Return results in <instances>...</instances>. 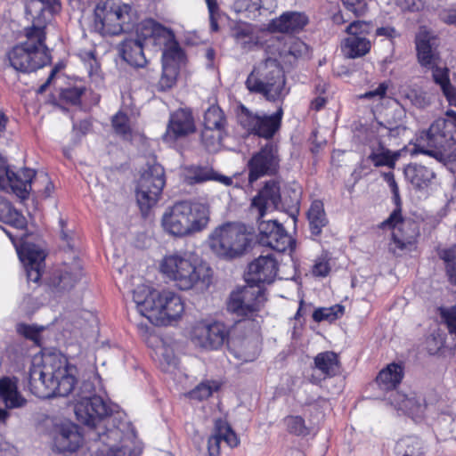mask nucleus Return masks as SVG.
<instances>
[{"mask_svg":"<svg viewBox=\"0 0 456 456\" xmlns=\"http://www.w3.org/2000/svg\"><path fill=\"white\" fill-rule=\"evenodd\" d=\"M77 367L61 356L44 355L41 364H33L29 369L28 388L43 399L71 395L77 420L94 428L90 437L102 444L95 456H127L129 450L124 444L127 423L120 420L119 413L113 415L116 406L96 395L91 381H83L77 387Z\"/></svg>","mask_w":456,"mask_h":456,"instance_id":"obj_1","label":"nucleus"},{"mask_svg":"<svg viewBox=\"0 0 456 456\" xmlns=\"http://www.w3.org/2000/svg\"><path fill=\"white\" fill-rule=\"evenodd\" d=\"M281 206V189L275 181L267 182L252 200L251 208L258 212V241L278 252H284L293 246L291 237L275 220H263L265 215Z\"/></svg>","mask_w":456,"mask_h":456,"instance_id":"obj_2","label":"nucleus"},{"mask_svg":"<svg viewBox=\"0 0 456 456\" xmlns=\"http://www.w3.org/2000/svg\"><path fill=\"white\" fill-rule=\"evenodd\" d=\"M159 270L181 290H203L211 283V268L188 251L167 254L159 263Z\"/></svg>","mask_w":456,"mask_h":456,"instance_id":"obj_3","label":"nucleus"},{"mask_svg":"<svg viewBox=\"0 0 456 456\" xmlns=\"http://www.w3.org/2000/svg\"><path fill=\"white\" fill-rule=\"evenodd\" d=\"M449 118L435 120L428 131L422 132L415 151L436 159H444L445 165L456 172V112L447 110Z\"/></svg>","mask_w":456,"mask_h":456,"instance_id":"obj_4","label":"nucleus"},{"mask_svg":"<svg viewBox=\"0 0 456 456\" xmlns=\"http://www.w3.org/2000/svg\"><path fill=\"white\" fill-rule=\"evenodd\" d=\"M137 312L151 322L155 319L163 324L181 317L184 305L181 297L171 290L158 291L142 284L133 290Z\"/></svg>","mask_w":456,"mask_h":456,"instance_id":"obj_5","label":"nucleus"},{"mask_svg":"<svg viewBox=\"0 0 456 456\" xmlns=\"http://www.w3.org/2000/svg\"><path fill=\"white\" fill-rule=\"evenodd\" d=\"M209 223L207 205L182 200L168 208L162 216L161 224L168 234L183 238L202 232Z\"/></svg>","mask_w":456,"mask_h":456,"instance_id":"obj_6","label":"nucleus"},{"mask_svg":"<svg viewBox=\"0 0 456 456\" xmlns=\"http://www.w3.org/2000/svg\"><path fill=\"white\" fill-rule=\"evenodd\" d=\"M43 21L37 20L25 30L26 41L14 46L8 53L11 66L21 72H31L50 61L49 50L45 45V31Z\"/></svg>","mask_w":456,"mask_h":456,"instance_id":"obj_7","label":"nucleus"},{"mask_svg":"<svg viewBox=\"0 0 456 456\" xmlns=\"http://www.w3.org/2000/svg\"><path fill=\"white\" fill-rule=\"evenodd\" d=\"M283 69L277 60L267 58L256 65L245 82L247 89L269 102H282L289 93Z\"/></svg>","mask_w":456,"mask_h":456,"instance_id":"obj_8","label":"nucleus"},{"mask_svg":"<svg viewBox=\"0 0 456 456\" xmlns=\"http://www.w3.org/2000/svg\"><path fill=\"white\" fill-rule=\"evenodd\" d=\"M208 244L217 257L232 260L244 254L249 244V239L243 225L226 223L210 232Z\"/></svg>","mask_w":456,"mask_h":456,"instance_id":"obj_9","label":"nucleus"},{"mask_svg":"<svg viewBox=\"0 0 456 456\" xmlns=\"http://www.w3.org/2000/svg\"><path fill=\"white\" fill-rule=\"evenodd\" d=\"M135 12L128 4L106 2L94 10V29L102 36L131 30L136 23Z\"/></svg>","mask_w":456,"mask_h":456,"instance_id":"obj_10","label":"nucleus"},{"mask_svg":"<svg viewBox=\"0 0 456 456\" xmlns=\"http://www.w3.org/2000/svg\"><path fill=\"white\" fill-rule=\"evenodd\" d=\"M266 302L262 285L248 284L233 290L227 302V310L240 321L254 320Z\"/></svg>","mask_w":456,"mask_h":456,"instance_id":"obj_11","label":"nucleus"},{"mask_svg":"<svg viewBox=\"0 0 456 456\" xmlns=\"http://www.w3.org/2000/svg\"><path fill=\"white\" fill-rule=\"evenodd\" d=\"M166 184L165 170L159 163H148L138 180L135 195L142 212L154 206Z\"/></svg>","mask_w":456,"mask_h":456,"instance_id":"obj_12","label":"nucleus"},{"mask_svg":"<svg viewBox=\"0 0 456 456\" xmlns=\"http://www.w3.org/2000/svg\"><path fill=\"white\" fill-rule=\"evenodd\" d=\"M283 110L281 106L271 114L253 113L244 105H240L237 110V119L240 125L249 134L265 139H272L279 131Z\"/></svg>","mask_w":456,"mask_h":456,"instance_id":"obj_13","label":"nucleus"},{"mask_svg":"<svg viewBox=\"0 0 456 456\" xmlns=\"http://www.w3.org/2000/svg\"><path fill=\"white\" fill-rule=\"evenodd\" d=\"M141 36L152 37L154 45L163 46L162 65H175L178 68L183 53L171 29L150 19L142 21Z\"/></svg>","mask_w":456,"mask_h":456,"instance_id":"obj_14","label":"nucleus"},{"mask_svg":"<svg viewBox=\"0 0 456 456\" xmlns=\"http://www.w3.org/2000/svg\"><path fill=\"white\" fill-rule=\"evenodd\" d=\"M10 238L16 248L20 262L23 264L28 281L37 282L42 275V270L45 266V253L38 246L29 243L26 240L24 233L13 235L9 231L3 229Z\"/></svg>","mask_w":456,"mask_h":456,"instance_id":"obj_15","label":"nucleus"},{"mask_svg":"<svg viewBox=\"0 0 456 456\" xmlns=\"http://www.w3.org/2000/svg\"><path fill=\"white\" fill-rule=\"evenodd\" d=\"M229 330L220 322L200 321L191 329V342L205 350H218L228 340Z\"/></svg>","mask_w":456,"mask_h":456,"instance_id":"obj_16","label":"nucleus"},{"mask_svg":"<svg viewBox=\"0 0 456 456\" xmlns=\"http://www.w3.org/2000/svg\"><path fill=\"white\" fill-rule=\"evenodd\" d=\"M371 28L370 23L356 20L350 23L346 32L347 37L341 42V51L345 57L356 59L366 55L371 47L370 41L367 38Z\"/></svg>","mask_w":456,"mask_h":456,"instance_id":"obj_17","label":"nucleus"},{"mask_svg":"<svg viewBox=\"0 0 456 456\" xmlns=\"http://www.w3.org/2000/svg\"><path fill=\"white\" fill-rule=\"evenodd\" d=\"M35 175V171L30 168H23L18 172L12 171L5 159L0 155V190L12 191L22 200L27 199Z\"/></svg>","mask_w":456,"mask_h":456,"instance_id":"obj_18","label":"nucleus"},{"mask_svg":"<svg viewBox=\"0 0 456 456\" xmlns=\"http://www.w3.org/2000/svg\"><path fill=\"white\" fill-rule=\"evenodd\" d=\"M280 163L278 146L268 142L248 162V182L253 183L260 177L276 173Z\"/></svg>","mask_w":456,"mask_h":456,"instance_id":"obj_19","label":"nucleus"},{"mask_svg":"<svg viewBox=\"0 0 456 456\" xmlns=\"http://www.w3.org/2000/svg\"><path fill=\"white\" fill-rule=\"evenodd\" d=\"M278 263L272 255L260 256L248 265L246 282L248 284H270L274 281Z\"/></svg>","mask_w":456,"mask_h":456,"instance_id":"obj_20","label":"nucleus"},{"mask_svg":"<svg viewBox=\"0 0 456 456\" xmlns=\"http://www.w3.org/2000/svg\"><path fill=\"white\" fill-rule=\"evenodd\" d=\"M194 131L195 124L191 112L180 109L171 114L163 140L167 142H173L177 138L187 135Z\"/></svg>","mask_w":456,"mask_h":456,"instance_id":"obj_21","label":"nucleus"},{"mask_svg":"<svg viewBox=\"0 0 456 456\" xmlns=\"http://www.w3.org/2000/svg\"><path fill=\"white\" fill-rule=\"evenodd\" d=\"M142 22L140 23L136 31V38L125 39L120 45V53L124 61L134 67H143L147 61L143 53V45L147 41H152V37L144 38L141 36Z\"/></svg>","mask_w":456,"mask_h":456,"instance_id":"obj_22","label":"nucleus"},{"mask_svg":"<svg viewBox=\"0 0 456 456\" xmlns=\"http://www.w3.org/2000/svg\"><path fill=\"white\" fill-rule=\"evenodd\" d=\"M221 441L226 443L231 448L237 447L240 444L239 437L228 422L219 418L215 420L214 433L208 441L209 456H219Z\"/></svg>","mask_w":456,"mask_h":456,"instance_id":"obj_23","label":"nucleus"},{"mask_svg":"<svg viewBox=\"0 0 456 456\" xmlns=\"http://www.w3.org/2000/svg\"><path fill=\"white\" fill-rule=\"evenodd\" d=\"M83 437L78 427L72 423L57 428L53 436V448L59 452H73L81 445Z\"/></svg>","mask_w":456,"mask_h":456,"instance_id":"obj_24","label":"nucleus"},{"mask_svg":"<svg viewBox=\"0 0 456 456\" xmlns=\"http://www.w3.org/2000/svg\"><path fill=\"white\" fill-rule=\"evenodd\" d=\"M418 61L420 66L429 69L441 61L439 52L436 45V38L429 33H419L416 37Z\"/></svg>","mask_w":456,"mask_h":456,"instance_id":"obj_25","label":"nucleus"},{"mask_svg":"<svg viewBox=\"0 0 456 456\" xmlns=\"http://www.w3.org/2000/svg\"><path fill=\"white\" fill-rule=\"evenodd\" d=\"M0 400L6 409L22 408L27 404V399L19 391L17 378L0 379Z\"/></svg>","mask_w":456,"mask_h":456,"instance_id":"obj_26","label":"nucleus"},{"mask_svg":"<svg viewBox=\"0 0 456 456\" xmlns=\"http://www.w3.org/2000/svg\"><path fill=\"white\" fill-rule=\"evenodd\" d=\"M82 276V265L78 260H74L70 265H64L53 274L52 283L59 290H68L72 289Z\"/></svg>","mask_w":456,"mask_h":456,"instance_id":"obj_27","label":"nucleus"},{"mask_svg":"<svg viewBox=\"0 0 456 456\" xmlns=\"http://www.w3.org/2000/svg\"><path fill=\"white\" fill-rule=\"evenodd\" d=\"M308 22L307 17L297 12H287L273 20L269 29L273 32L290 33L301 30Z\"/></svg>","mask_w":456,"mask_h":456,"instance_id":"obj_28","label":"nucleus"},{"mask_svg":"<svg viewBox=\"0 0 456 456\" xmlns=\"http://www.w3.org/2000/svg\"><path fill=\"white\" fill-rule=\"evenodd\" d=\"M61 7L60 0H30L26 4V14L31 20V25L36 24L37 20L43 21L42 30L45 31L47 23L45 12L53 14L58 12Z\"/></svg>","mask_w":456,"mask_h":456,"instance_id":"obj_29","label":"nucleus"},{"mask_svg":"<svg viewBox=\"0 0 456 456\" xmlns=\"http://www.w3.org/2000/svg\"><path fill=\"white\" fill-rule=\"evenodd\" d=\"M428 70H431L433 82L440 87L449 104L456 107V86L451 82L449 68L439 63Z\"/></svg>","mask_w":456,"mask_h":456,"instance_id":"obj_30","label":"nucleus"},{"mask_svg":"<svg viewBox=\"0 0 456 456\" xmlns=\"http://www.w3.org/2000/svg\"><path fill=\"white\" fill-rule=\"evenodd\" d=\"M404 175L416 189L427 188L435 178L432 169L417 163H411L404 168Z\"/></svg>","mask_w":456,"mask_h":456,"instance_id":"obj_31","label":"nucleus"},{"mask_svg":"<svg viewBox=\"0 0 456 456\" xmlns=\"http://www.w3.org/2000/svg\"><path fill=\"white\" fill-rule=\"evenodd\" d=\"M370 149V152L368 159L377 167H387L394 168L401 155L400 151H391L380 142L372 143Z\"/></svg>","mask_w":456,"mask_h":456,"instance_id":"obj_32","label":"nucleus"},{"mask_svg":"<svg viewBox=\"0 0 456 456\" xmlns=\"http://www.w3.org/2000/svg\"><path fill=\"white\" fill-rule=\"evenodd\" d=\"M188 184L201 183L207 181H217L224 185H230L232 183L231 177L218 175L212 168L208 167H191L188 169L186 175Z\"/></svg>","mask_w":456,"mask_h":456,"instance_id":"obj_33","label":"nucleus"},{"mask_svg":"<svg viewBox=\"0 0 456 456\" xmlns=\"http://www.w3.org/2000/svg\"><path fill=\"white\" fill-rule=\"evenodd\" d=\"M403 377V367L396 363H391L379 371L377 383L382 390L390 391L395 389Z\"/></svg>","mask_w":456,"mask_h":456,"instance_id":"obj_34","label":"nucleus"},{"mask_svg":"<svg viewBox=\"0 0 456 456\" xmlns=\"http://www.w3.org/2000/svg\"><path fill=\"white\" fill-rule=\"evenodd\" d=\"M0 222L12 227L23 231L27 227L25 216L19 212L12 205L0 196Z\"/></svg>","mask_w":456,"mask_h":456,"instance_id":"obj_35","label":"nucleus"},{"mask_svg":"<svg viewBox=\"0 0 456 456\" xmlns=\"http://www.w3.org/2000/svg\"><path fill=\"white\" fill-rule=\"evenodd\" d=\"M307 219L312 235L318 236L328 224L324 206L321 200H314L307 211Z\"/></svg>","mask_w":456,"mask_h":456,"instance_id":"obj_36","label":"nucleus"},{"mask_svg":"<svg viewBox=\"0 0 456 456\" xmlns=\"http://www.w3.org/2000/svg\"><path fill=\"white\" fill-rule=\"evenodd\" d=\"M234 9L237 12H248V17L262 14V11L271 12L275 6V0H236Z\"/></svg>","mask_w":456,"mask_h":456,"instance_id":"obj_37","label":"nucleus"},{"mask_svg":"<svg viewBox=\"0 0 456 456\" xmlns=\"http://www.w3.org/2000/svg\"><path fill=\"white\" fill-rule=\"evenodd\" d=\"M314 367L325 378L335 376L339 370V361L337 354L331 351L319 353L314 357Z\"/></svg>","mask_w":456,"mask_h":456,"instance_id":"obj_38","label":"nucleus"},{"mask_svg":"<svg viewBox=\"0 0 456 456\" xmlns=\"http://www.w3.org/2000/svg\"><path fill=\"white\" fill-rule=\"evenodd\" d=\"M232 36L236 44L245 51H249L259 44L258 37L249 24L244 23L235 26Z\"/></svg>","mask_w":456,"mask_h":456,"instance_id":"obj_39","label":"nucleus"},{"mask_svg":"<svg viewBox=\"0 0 456 456\" xmlns=\"http://www.w3.org/2000/svg\"><path fill=\"white\" fill-rule=\"evenodd\" d=\"M422 441L414 436L399 439L395 447L396 456H422L424 453Z\"/></svg>","mask_w":456,"mask_h":456,"instance_id":"obj_40","label":"nucleus"},{"mask_svg":"<svg viewBox=\"0 0 456 456\" xmlns=\"http://www.w3.org/2000/svg\"><path fill=\"white\" fill-rule=\"evenodd\" d=\"M441 317L448 330L451 350L456 357V307L443 309Z\"/></svg>","mask_w":456,"mask_h":456,"instance_id":"obj_41","label":"nucleus"},{"mask_svg":"<svg viewBox=\"0 0 456 456\" xmlns=\"http://www.w3.org/2000/svg\"><path fill=\"white\" fill-rule=\"evenodd\" d=\"M203 125L206 127L225 128L226 118L218 105L213 104L205 110Z\"/></svg>","mask_w":456,"mask_h":456,"instance_id":"obj_42","label":"nucleus"},{"mask_svg":"<svg viewBox=\"0 0 456 456\" xmlns=\"http://www.w3.org/2000/svg\"><path fill=\"white\" fill-rule=\"evenodd\" d=\"M224 129L204 126L201 131V142L209 151L218 149L223 139Z\"/></svg>","mask_w":456,"mask_h":456,"instance_id":"obj_43","label":"nucleus"},{"mask_svg":"<svg viewBox=\"0 0 456 456\" xmlns=\"http://www.w3.org/2000/svg\"><path fill=\"white\" fill-rule=\"evenodd\" d=\"M399 396L404 400V404H401L400 411L412 418H420L423 415L426 405L421 398L408 395Z\"/></svg>","mask_w":456,"mask_h":456,"instance_id":"obj_44","label":"nucleus"},{"mask_svg":"<svg viewBox=\"0 0 456 456\" xmlns=\"http://www.w3.org/2000/svg\"><path fill=\"white\" fill-rule=\"evenodd\" d=\"M345 307L341 305H334L330 307H321L313 314V319L321 322L322 321L334 322L344 314Z\"/></svg>","mask_w":456,"mask_h":456,"instance_id":"obj_45","label":"nucleus"},{"mask_svg":"<svg viewBox=\"0 0 456 456\" xmlns=\"http://www.w3.org/2000/svg\"><path fill=\"white\" fill-rule=\"evenodd\" d=\"M79 58L83 61L88 76L92 79L100 77V64L95 57L94 50L80 51L78 53Z\"/></svg>","mask_w":456,"mask_h":456,"instance_id":"obj_46","label":"nucleus"},{"mask_svg":"<svg viewBox=\"0 0 456 456\" xmlns=\"http://www.w3.org/2000/svg\"><path fill=\"white\" fill-rule=\"evenodd\" d=\"M112 127L114 132L122 138L128 140L132 135V129L129 124V118L123 112H118L113 116Z\"/></svg>","mask_w":456,"mask_h":456,"instance_id":"obj_47","label":"nucleus"},{"mask_svg":"<svg viewBox=\"0 0 456 456\" xmlns=\"http://www.w3.org/2000/svg\"><path fill=\"white\" fill-rule=\"evenodd\" d=\"M439 256L444 262L451 282L456 283V247L441 249Z\"/></svg>","mask_w":456,"mask_h":456,"instance_id":"obj_48","label":"nucleus"},{"mask_svg":"<svg viewBox=\"0 0 456 456\" xmlns=\"http://www.w3.org/2000/svg\"><path fill=\"white\" fill-rule=\"evenodd\" d=\"M178 68L175 65H162V75L157 87L159 91L170 89L176 81Z\"/></svg>","mask_w":456,"mask_h":456,"instance_id":"obj_49","label":"nucleus"},{"mask_svg":"<svg viewBox=\"0 0 456 456\" xmlns=\"http://www.w3.org/2000/svg\"><path fill=\"white\" fill-rule=\"evenodd\" d=\"M44 329L45 328L43 326L26 323H19L16 326V330L20 335L31 340L37 346H41V333Z\"/></svg>","mask_w":456,"mask_h":456,"instance_id":"obj_50","label":"nucleus"},{"mask_svg":"<svg viewBox=\"0 0 456 456\" xmlns=\"http://www.w3.org/2000/svg\"><path fill=\"white\" fill-rule=\"evenodd\" d=\"M287 430L296 436H305L308 434L305 419L300 416H288L284 419Z\"/></svg>","mask_w":456,"mask_h":456,"instance_id":"obj_51","label":"nucleus"},{"mask_svg":"<svg viewBox=\"0 0 456 456\" xmlns=\"http://www.w3.org/2000/svg\"><path fill=\"white\" fill-rule=\"evenodd\" d=\"M395 209H394L390 216L380 224L379 227L381 229H394L403 224L402 202L400 201V203L395 204Z\"/></svg>","mask_w":456,"mask_h":456,"instance_id":"obj_52","label":"nucleus"},{"mask_svg":"<svg viewBox=\"0 0 456 456\" xmlns=\"http://www.w3.org/2000/svg\"><path fill=\"white\" fill-rule=\"evenodd\" d=\"M345 8L355 16H362L367 12L368 4L366 0H341Z\"/></svg>","mask_w":456,"mask_h":456,"instance_id":"obj_53","label":"nucleus"},{"mask_svg":"<svg viewBox=\"0 0 456 456\" xmlns=\"http://www.w3.org/2000/svg\"><path fill=\"white\" fill-rule=\"evenodd\" d=\"M85 92L83 86L68 87L61 91V96L62 100L71 104H77L80 102L81 96Z\"/></svg>","mask_w":456,"mask_h":456,"instance_id":"obj_54","label":"nucleus"},{"mask_svg":"<svg viewBox=\"0 0 456 456\" xmlns=\"http://www.w3.org/2000/svg\"><path fill=\"white\" fill-rule=\"evenodd\" d=\"M216 388V387L214 388L208 383H200L190 392V397L199 401L207 399L212 395Z\"/></svg>","mask_w":456,"mask_h":456,"instance_id":"obj_55","label":"nucleus"},{"mask_svg":"<svg viewBox=\"0 0 456 456\" xmlns=\"http://www.w3.org/2000/svg\"><path fill=\"white\" fill-rule=\"evenodd\" d=\"M384 181L387 183L393 194V201L395 204H399L401 198L399 193V187L395 182V175L392 172H386L382 175Z\"/></svg>","mask_w":456,"mask_h":456,"instance_id":"obj_56","label":"nucleus"},{"mask_svg":"<svg viewBox=\"0 0 456 456\" xmlns=\"http://www.w3.org/2000/svg\"><path fill=\"white\" fill-rule=\"evenodd\" d=\"M388 88V83L387 82H382L379 85V86L374 90H370L361 95V98L363 99H372L377 97L378 99H382L385 97L386 93Z\"/></svg>","mask_w":456,"mask_h":456,"instance_id":"obj_57","label":"nucleus"},{"mask_svg":"<svg viewBox=\"0 0 456 456\" xmlns=\"http://www.w3.org/2000/svg\"><path fill=\"white\" fill-rule=\"evenodd\" d=\"M330 267L325 259H318L313 266V274L324 277L330 273Z\"/></svg>","mask_w":456,"mask_h":456,"instance_id":"obj_58","label":"nucleus"},{"mask_svg":"<svg viewBox=\"0 0 456 456\" xmlns=\"http://www.w3.org/2000/svg\"><path fill=\"white\" fill-rule=\"evenodd\" d=\"M0 456H18V451L11 443L0 441Z\"/></svg>","mask_w":456,"mask_h":456,"instance_id":"obj_59","label":"nucleus"},{"mask_svg":"<svg viewBox=\"0 0 456 456\" xmlns=\"http://www.w3.org/2000/svg\"><path fill=\"white\" fill-rule=\"evenodd\" d=\"M390 395L387 397L390 404L393 405L396 410L400 411L401 404H404V400L401 398L399 395H405L398 391L390 390Z\"/></svg>","mask_w":456,"mask_h":456,"instance_id":"obj_60","label":"nucleus"},{"mask_svg":"<svg viewBox=\"0 0 456 456\" xmlns=\"http://www.w3.org/2000/svg\"><path fill=\"white\" fill-rule=\"evenodd\" d=\"M390 395L387 397L390 404L393 405L396 410L400 411L401 404H404V400L401 398L399 395H405L398 391L390 390Z\"/></svg>","mask_w":456,"mask_h":456,"instance_id":"obj_61","label":"nucleus"},{"mask_svg":"<svg viewBox=\"0 0 456 456\" xmlns=\"http://www.w3.org/2000/svg\"><path fill=\"white\" fill-rule=\"evenodd\" d=\"M412 94L413 98L411 97V100L414 105L422 108L427 104L426 98L422 94H418L416 92H413Z\"/></svg>","mask_w":456,"mask_h":456,"instance_id":"obj_62","label":"nucleus"},{"mask_svg":"<svg viewBox=\"0 0 456 456\" xmlns=\"http://www.w3.org/2000/svg\"><path fill=\"white\" fill-rule=\"evenodd\" d=\"M292 45L293 46L289 48V53L294 56H296L297 53H301L302 48H305V44L297 39H292Z\"/></svg>","mask_w":456,"mask_h":456,"instance_id":"obj_63","label":"nucleus"},{"mask_svg":"<svg viewBox=\"0 0 456 456\" xmlns=\"http://www.w3.org/2000/svg\"><path fill=\"white\" fill-rule=\"evenodd\" d=\"M443 20L448 24L456 25V10L451 11L443 15Z\"/></svg>","mask_w":456,"mask_h":456,"instance_id":"obj_64","label":"nucleus"}]
</instances>
